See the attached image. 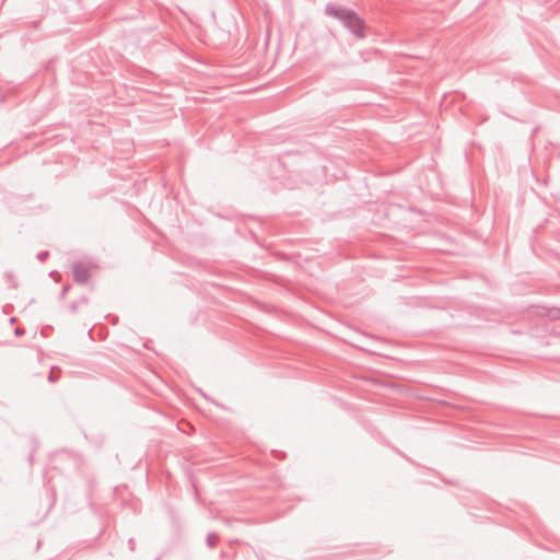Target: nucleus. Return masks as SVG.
<instances>
[{
    "instance_id": "obj_1",
    "label": "nucleus",
    "mask_w": 560,
    "mask_h": 560,
    "mask_svg": "<svg viewBox=\"0 0 560 560\" xmlns=\"http://www.w3.org/2000/svg\"><path fill=\"white\" fill-rule=\"evenodd\" d=\"M325 12L326 14L341 21L342 24L357 37L363 38L365 36L364 22L353 10L330 3L326 5Z\"/></svg>"
},
{
    "instance_id": "obj_2",
    "label": "nucleus",
    "mask_w": 560,
    "mask_h": 560,
    "mask_svg": "<svg viewBox=\"0 0 560 560\" xmlns=\"http://www.w3.org/2000/svg\"><path fill=\"white\" fill-rule=\"evenodd\" d=\"M72 275L78 283H84L91 277V268L84 262H74L72 265Z\"/></svg>"
}]
</instances>
